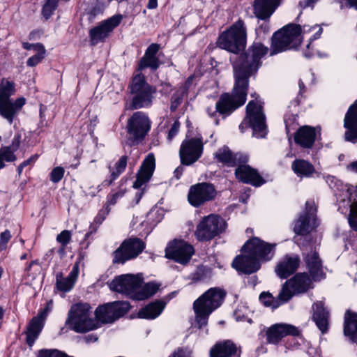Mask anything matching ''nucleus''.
Masks as SVG:
<instances>
[{
	"label": "nucleus",
	"instance_id": "f257e3e1",
	"mask_svg": "<svg viewBox=\"0 0 357 357\" xmlns=\"http://www.w3.org/2000/svg\"><path fill=\"white\" fill-rule=\"evenodd\" d=\"M246 29L241 20H238L219 36L217 44L221 49L232 52L230 57L234 68L235 84L231 94L223 93L215 104V110L210 116L218 112L222 115H229L235 109L244 105L246 101L249 77L256 73L261 65V59L268 53V48L261 43H254L243 54L246 45Z\"/></svg>",
	"mask_w": 357,
	"mask_h": 357
},
{
	"label": "nucleus",
	"instance_id": "f03ea898",
	"mask_svg": "<svg viewBox=\"0 0 357 357\" xmlns=\"http://www.w3.org/2000/svg\"><path fill=\"white\" fill-rule=\"evenodd\" d=\"M314 34L310 38V43L307 45V48H310L312 40L319 38L323 31V29L319 25L309 26L304 25L302 28L298 24H289L280 30L275 32L272 37L271 54H275L289 49L297 47L302 40L301 35L307 32L315 31Z\"/></svg>",
	"mask_w": 357,
	"mask_h": 357
},
{
	"label": "nucleus",
	"instance_id": "7ed1b4c3",
	"mask_svg": "<svg viewBox=\"0 0 357 357\" xmlns=\"http://www.w3.org/2000/svg\"><path fill=\"white\" fill-rule=\"evenodd\" d=\"M225 295L220 288H211L194 302L195 320L199 328L207 324L209 315L221 305Z\"/></svg>",
	"mask_w": 357,
	"mask_h": 357
},
{
	"label": "nucleus",
	"instance_id": "20e7f679",
	"mask_svg": "<svg viewBox=\"0 0 357 357\" xmlns=\"http://www.w3.org/2000/svg\"><path fill=\"white\" fill-rule=\"evenodd\" d=\"M128 88L132 99L130 105L126 104V109H137L149 107L152 105L156 89L146 82L143 74L138 73L135 75Z\"/></svg>",
	"mask_w": 357,
	"mask_h": 357
},
{
	"label": "nucleus",
	"instance_id": "39448f33",
	"mask_svg": "<svg viewBox=\"0 0 357 357\" xmlns=\"http://www.w3.org/2000/svg\"><path fill=\"white\" fill-rule=\"evenodd\" d=\"M248 127L252 128L253 135L257 138H264L267 134L263 102L258 98L248 102L246 106V116L239 125L241 132Z\"/></svg>",
	"mask_w": 357,
	"mask_h": 357
},
{
	"label": "nucleus",
	"instance_id": "423d86ee",
	"mask_svg": "<svg viewBox=\"0 0 357 357\" xmlns=\"http://www.w3.org/2000/svg\"><path fill=\"white\" fill-rule=\"evenodd\" d=\"M91 306L86 303H77L71 306L66 324L77 333H86L99 327L98 322L90 317Z\"/></svg>",
	"mask_w": 357,
	"mask_h": 357
},
{
	"label": "nucleus",
	"instance_id": "0eeeda50",
	"mask_svg": "<svg viewBox=\"0 0 357 357\" xmlns=\"http://www.w3.org/2000/svg\"><path fill=\"white\" fill-rule=\"evenodd\" d=\"M225 221L213 214L204 217L197 226L195 236L199 241H210L225 231Z\"/></svg>",
	"mask_w": 357,
	"mask_h": 357
},
{
	"label": "nucleus",
	"instance_id": "6e6552de",
	"mask_svg": "<svg viewBox=\"0 0 357 357\" xmlns=\"http://www.w3.org/2000/svg\"><path fill=\"white\" fill-rule=\"evenodd\" d=\"M127 128L131 144H138L149 132L151 121L144 113L136 112L128 119Z\"/></svg>",
	"mask_w": 357,
	"mask_h": 357
},
{
	"label": "nucleus",
	"instance_id": "1a4fd4ad",
	"mask_svg": "<svg viewBox=\"0 0 357 357\" xmlns=\"http://www.w3.org/2000/svg\"><path fill=\"white\" fill-rule=\"evenodd\" d=\"M142 284V278L131 274L116 277L109 284L111 290L130 296L134 298Z\"/></svg>",
	"mask_w": 357,
	"mask_h": 357
},
{
	"label": "nucleus",
	"instance_id": "9d476101",
	"mask_svg": "<svg viewBox=\"0 0 357 357\" xmlns=\"http://www.w3.org/2000/svg\"><path fill=\"white\" fill-rule=\"evenodd\" d=\"M275 247V243H268L257 237H253L245 243L242 249L244 252L256 257L258 261H267L273 257Z\"/></svg>",
	"mask_w": 357,
	"mask_h": 357
},
{
	"label": "nucleus",
	"instance_id": "9b49d317",
	"mask_svg": "<svg viewBox=\"0 0 357 357\" xmlns=\"http://www.w3.org/2000/svg\"><path fill=\"white\" fill-rule=\"evenodd\" d=\"M145 248L144 243L138 238L125 240L114 252L113 261L123 264L125 261L137 257Z\"/></svg>",
	"mask_w": 357,
	"mask_h": 357
},
{
	"label": "nucleus",
	"instance_id": "f8f14e48",
	"mask_svg": "<svg viewBox=\"0 0 357 357\" xmlns=\"http://www.w3.org/2000/svg\"><path fill=\"white\" fill-rule=\"evenodd\" d=\"M204 144L199 138H191L183 141L179 156L181 164L190 165L197 161L203 153Z\"/></svg>",
	"mask_w": 357,
	"mask_h": 357
},
{
	"label": "nucleus",
	"instance_id": "ddd939ff",
	"mask_svg": "<svg viewBox=\"0 0 357 357\" xmlns=\"http://www.w3.org/2000/svg\"><path fill=\"white\" fill-rule=\"evenodd\" d=\"M216 194L217 192L213 185L208 183H200L190 187L188 199L192 206L199 207L213 199Z\"/></svg>",
	"mask_w": 357,
	"mask_h": 357
},
{
	"label": "nucleus",
	"instance_id": "4468645a",
	"mask_svg": "<svg viewBox=\"0 0 357 357\" xmlns=\"http://www.w3.org/2000/svg\"><path fill=\"white\" fill-rule=\"evenodd\" d=\"M316 212L314 203L307 201L305 211L299 216L294 227V231L296 234L307 235L317 227Z\"/></svg>",
	"mask_w": 357,
	"mask_h": 357
},
{
	"label": "nucleus",
	"instance_id": "2eb2a0df",
	"mask_svg": "<svg viewBox=\"0 0 357 357\" xmlns=\"http://www.w3.org/2000/svg\"><path fill=\"white\" fill-rule=\"evenodd\" d=\"M13 84L8 81H2L0 84V114L10 124L13 123V118L17 113L15 105L10 99L13 93Z\"/></svg>",
	"mask_w": 357,
	"mask_h": 357
},
{
	"label": "nucleus",
	"instance_id": "dca6fc26",
	"mask_svg": "<svg viewBox=\"0 0 357 357\" xmlns=\"http://www.w3.org/2000/svg\"><path fill=\"white\" fill-rule=\"evenodd\" d=\"M280 0H255L254 13L256 17L264 22L259 26L257 31L266 33L269 31V24L266 20L271 16L279 6Z\"/></svg>",
	"mask_w": 357,
	"mask_h": 357
},
{
	"label": "nucleus",
	"instance_id": "f3484780",
	"mask_svg": "<svg viewBox=\"0 0 357 357\" xmlns=\"http://www.w3.org/2000/svg\"><path fill=\"white\" fill-rule=\"evenodd\" d=\"M194 254L193 247L183 241H174L165 249V256L180 264H187Z\"/></svg>",
	"mask_w": 357,
	"mask_h": 357
},
{
	"label": "nucleus",
	"instance_id": "a211bd4d",
	"mask_svg": "<svg viewBox=\"0 0 357 357\" xmlns=\"http://www.w3.org/2000/svg\"><path fill=\"white\" fill-rule=\"evenodd\" d=\"M121 15H115L102 21L89 31L91 43L93 45L103 41L122 20Z\"/></svg>",
	"mask_w": 357,
	"mask_h": 357
},
{
	"label": "nucleus",
	"instance_id": "6ab92c4d",
	"mask_svg": "<svg viewBox=\"0 0 357 357\" xmlns=\"http://www.w3.org/2000/svg\"><path fill=\"white\" fill-rule=\"evenodd\" d=\"M299 330L293 325L287 324H275L266 331V340L269 344H278L287 335L298 336Z\"/></svg>",
	"mask_w": 357,
	"mask_h": 357
},
{
	"label": "nucleus",
	"instance_id": "aec40b11",
	"mask_svg": "<svg viewBox=\"0 0 357 357\" xmlns=\"http://www.w3.org/2000/svg\"><path fill=\"white\" fill-rule=\"evenodd\" d=\"M52 301H49L47 303L45 308L40 313V314L31 319L26 331V343L30 347L33 344L35 340L42 331L44 325V321L49 312L52 310Z\"/></svg>",
	"mask_w": 357,
	"mask_h": 357
},
{
	"label": "nucleus",
	"instance_id": "412c9836",
	"mask_svg": "<svg viewBox=\"0 0 357 357\" xmlns=\"http://www.w3.org/2000/svg\"><path fill=\"white\" fill-rule=\"evenodd\" d=\"M344 139L351 143L357 142V101L351 105L344 116Z\"/></svg>",
	"mask_w": 357,
	"mask_h": 357
},
{
	"label": "nucleus",
	"instance_id": "4be33fe9",
	"mask_svg": "<svg viewBox=\"0 0 357 357\" xmlns=\"http://www.w3.org/2000/svg\"><path fill=\"white\" fill-rule=\"evenodd\" d=\"M155 167V159L153 153H151L144 160L137 174L136 181L133 183L134 188H140L147 183L153 176Z\"/></svg>",
	"mask_w": 357,
	"mask_h": 357
},
{
	"label": "nucleus",
	"instance_id": "5701e85b",
	"mask_svg": "<svg viewBox=\"0 0 357 357\" xmlns=\"http://www.w3.org/2000/svg\"><path fill=\"white\" fill-rule=\"evenodd\" d=\"M238 165V167L236 169L235 174L239 181L257 187L264 183L265 181L256 169L244 165V163Z\"/></svg>",
	"mask_w": 357,
	"mask_h": 357
},
{
	"label": "nucleus",
	"instance_id": "b1692460",
	"mask_svg": "<svg viewBox=\"0 0 357 357\" xmlns=\"http://www.w3.org/2000/svg\"><path fill=\"white\" fill-rule=\"evenodd\" d=\"M232 266L243 273L251 274L259 269L260 262L252 255L245 252V255L237 256L234 259Z\"/></svg>",
	"mask_w": 357,
	"mask_h": 357
},
{
	"label": "nucleus",
	"instance_id": "393cba45",
	"mask_svg": "<svg viewBox=\"0 0 357 357\" xmlns=\"http://www.w3.org/2000/svg\"><path fill=\"white\" fill-rule=\"evenodd\" d=\"M311 281L306 273H298L293 278L285 282L282 289H285L290 294V298L296 293L305 292Z\"/></svg>",
	"mask_w": 357,
	"mask_h": 357
},
{
	"label": "nucleus",
	"instance_id": "a878e982",
	"mask_svg": "<svg viewBox=\"0 0 357 357\" xmlns=\"http://www.w3.org/2000/svg\"><path fill=\"white\" fill-rule=\"evenodd\" d=\"M241 350L231 340L216 343L210 350L211 357H239Z\"/></svg>",
	"mask_w": 357,
	"mask_h": 357
},
{
	"label": "nucleus",
	"instance_id": "bb28decb",
	"mask_svg": "<svg viewBox=\"0 0 357 357\" xmlns=\"http://www.w3.org/2000/svg\"><path fill=\"white\" fill-rule=\"evenodd\" d=\"M312 308V319L321 333L324 334L328 330L330 318L329 311L324 307V305L322 301H317L314 303Z\"/></svg>",
	"mask_w": 357,
	"mask_h": 357
},
{
	"label": "nucleus",
	"instance_id": "cd10ccee",
	"mask_svg": "<svg viewBox=\"0 0 357 357\" xmlns=\"http://www.w3.org/2000/svg\"><path fill=\"white\" fill-rule=\"evenodd\" d=\"M301 260L298 256L286 255L275 267V272L278 277L287 278L297 270Z\"/></svg>",
	"mask_w": 357,
	"mask_h": 357
},
{
	"label": "nucleus",
	"instance_id": "c85d7f7f",
	"mask_svg": "<svg viewBox=\"0 0 357 357\" xmlns=\"http://www.w3.org/2000/svg\"><path fill=\"white\" fill-rule=\"evenodd\" d=\"M215 158L218 162L228 166H235L238 164L245 163L248 161L247 155L240 153H233L226 146L219 149L215 152Z\"/></svg>",
	"mask_w": 357,
	"mask_h": 357
},
{
	"label": "nucleus",
	"instance_id": "c756f323",
	"mask_svg": "<svg viewBox=\"0 0 357 357\" xmlns=\"http://www.w3.org/2000/svg\"><path fill=\"white\" fill-rule=\"evenodd\" d=\"M159 48V45L156 43H152L148 47L144 55L139 61L138 70H142L150 68L152 70H155L159 67L160 61L156 56Z\"/></svg>",
	"mask_w": 357,
	"mask_h": 357
},
{
	"label": "nucleus",
	"instance_id": "7c9ffc66",
	"mask_svg": "<svg viewBox=\"0 0 357 357\" xmlns=\"http://www.w3.org/2000/svg\"><path fill=\"white\" fill-rule=\"evenodd\" d=\"M304 261L313 280H319L324 278L321 260L317 252L310 251L304 257Z\"/></svg>",
	"mask_w": 357,
	"mask_h": 357
},
{
	"label": "nucleus",
	"instance_id": "2f4dec72",
	"mask_svg": "<svg viewBox=\"0 0 357 357\" xmlns=\"http://www.w3.org/2000/svg\"><path fill=\"white\" fill-rule=\"evenodd\" d=\"M290 300V294L285 289H281L277 297H273L269 292H262L259 295V301L266 307L276 309Z\"/></svg>",
	"mask_w": 357,
	"mask_h": 357
},
{
	"label": "nucleus",
	"instance_id": "473e14b6",
	"mask_svg": "<svg viewBox=\"0 0 357 357\" xmlns=\"http://www.w3.org/2000/svg\"><path fill=\"white\" fill-rule=\"evenodd\" d=\"M316 130L314 128L305 126L300 128L296 132L295 142L305 149H310L314 144Z\"/></svg>",
	"mask_w": 357,
	"mask_h": 357
},
{
	"label": "nucleus",
	"instance_id": "72a5a7b5",
	"mask_svg": "<svg viewBox=\"0 0 357 357\" xmlns=\"http://www.w3.org/2000/svg\"><path fill=\"white\" fill-rule=\"evenodd\" d=\"M79 274V265L76 263L68 276L64 278L62 273L56 275V286L58 290L68 292L72 289Z\"/></svg>",
	"mask_w": 357,
	"mask_h": 357
},
{
	"label": "nucleus",
	"instance_id": "f704fd0d",
	"mask_svg": "<svg viewBox=\"0 0 357 357\" xmlns=\"http://www.w3.org/2000/svg\"><path fill=\"white\" fill-rule=\"evenodd\" d=\"M165 305L166 303L162 301L152 302L139 311L138 317L142 319H154L162 313Z\"/></svg>",
	"mask_w": 357,
	"mask_h": 357
},
{
	"label": "nucleus",
	"instance_id": "c9c22d12",
	"mask_svg": "<svg viewBox=\"0 0 357 357\" xmlns=\"http://www.w3.org/2000/svg\"><path fill=\"white\" fill-rule=\"evenodd\" d=\"M344 333L357 343V313L347 310L344 315Z\"/></svg>",
	"mask_w": 357,
	"mask_h": 357
},
{
	"label": "nucleus",
	"instance_id": "e433bc0d",
	"mask_svg": "<svg viewBox=\"0 0 357 357\" xmlns=\"http://www.w3.org/2000/svg\"><path fill=\"white\" fill-rule=\"evenodd\" d=\"M346 195L349 199L350 206V215L349 217V223L351 227L357 231V203L355 202L356 198L353 197V193L356 191V187L355 186H345Z\"/></svg>",
	"mask_w": 357,
	"mask_h": 357
},
{
	"label": "nucleus",
	"instance_id": "4c0bfd02",
	"mask_svg": "<svg viewBox=\"0 0 357 357\" xmlns=\"http://www.w3.org/2000/svg\"><path fill=\"white\" fill-rule=\"evenodd\" d=\"M19 146L20 139L19 137H14L11 145L0 149V169L5 166L4 161L12 162L16 160L13 153L18 149Z\"/></svg>",
	"mask_w": 357,
	"mask_h": 357
},
{
	"label": "nucleus",
	"instance_id": "58836bf2",
	"mask_svg": "<svg viewBox=\"0 0 357 357\" xmlns=\"http://www.w3.org/2000/svg\"><path fill=\"white\" fill-rule=\"evenodd\" d=\"M292 170L301 177H310L315 172L314 166L307 160L296 159L291 164Z\"/></svg>",
	"mask_w": 357,
	"mask_h": 357
},
{
	"label": "nucleus",
	"instance_id": "ea45409f",
	"mask_svg": "<svg viewBox=\"0 0 357 357\" xmlns=\"http://www.w3.org/2000/svg\"><path fill=\"white\" fill-rule=\"evenodd\" d=\"M95 314L96 319L102 323H112L116 320L112 303L99 306Z\"/></svg>",
	"mask_w": 357,
	"mask_h": 357
},
{
	"label": "nucleus",
	"instance_id": "a19ab883",
	"mask_svg": "<svg viewBox=\"0 0 357 357\" xmlns=\"http://www.w3.org/2000/svg\"><path fill=\"white\" fill-rule=\"evenodd\" d=\"M160 286V284L155 282L145 284L142 289H139L138 293L135 294L134 299L142 301L153 296L158 291Z\"/></svg>",
	"mask_w": 357,
	"mask_h": 357
},
{
	"label": "nucleus",
	"instance_id": "79ce46f5",
	"mask_svg": "<svg viewBox=\"0 0 357 357\" xmlns=\"http://www.w3.org/2000/svg\"><path fill=\"white\" fill-rule=\"evenodd\" d=\"M112 307H113L116 319L123 316L130 309V305L127 301L112 302Z\"/></svg>",
	"mask_w": 357,
	"mask_h": 357
},
{
	"label": "nucleus",
	"instance_id": "37998d69",
	"mask_svg": "<svg viewBox=\"0 0 357 357\" xmlns=\"http://www.w3.org/2000/svg\"><path fill=\"white\" fill-rule=\"evenodd\" d=\"M185 94H186V87H179L173 94L170 104V109L172 112L176 111L178 107L181 104Z\"/></svg>",
	"mask_w": 357,
	"mask_h": 357
},
{
	"label": "nucleus",
	"instance_id": "c03bdc74",
	"mask_svg": "<svg viewBox=\"0 0 357 357\" xmlns=\"http://www.w3.org/2000/svg\"><path fill=\"white\" fill-rule=\"evenodd\" d=\"M35 52H36V54L31 56L30 58H29L26 61V64L28 66L33 67V66H36L45 57V47L38 49V50H36Z\"/></svg>",
	"mask_w": 357,
	"mask_h": 357
},
{
	"label": "nucleus",
	"instance_id": "a18cd8bd",
	"mask_svg": "<svg viewBox=\"0 0 357 357\" xmlns=\"http://www.w3.org/2000/svg\"><path fill=\"white\" fill-rule=\"evenodd\" d=\"M126 192V188L123 186V183L121 181L118 191L108 196L107 204L109 205H114L117 200L125 195Z\"/></svg>",
	"mask_w": 357,
	"mask_h": 357
},
{
	"label": "nucleus",
	"instance_id": "49530a36",
	"mask_svg": "<svg viewBox=\"0 0 357 357\" xmlns=\"http://www.w3.org/2000/svg\"><path fill=\"white\" fill-rule=\"evenodd\" d=\"M58 0H47L43 8V15L45 19H48L57 7Z\"/></svg>",
	"mask_w": 357,
	"mask_h": 357
},
{
	"label": "nucleus",
	"instance_id": "de8ad7c7",
	"mask_svg": "<svg viewBox=\"0 0 357 357\" xmlns=\"http://www.w3.org/2000/svg\"><path fill=\"white\" fill-rule=\"evenodd\" d=\"M127 161L128 157L126 155L121 156L116 162L114 169L111 172L117 176H119L124 172L127 165Z\"/></svg>",
	"mask_w": 357,
	"mask_h": 357
},
{
	"label": "nucleus",
	"instance_id": "09e8293b",
	"mask_svg": "<svg viewBox=\"0 0 357 357\" xmlns=\"http://www.w3.org/2000/svg\"><path fill=\"white\" fill-rule=\"evenodd\" d=\"M65 169L62 167H54L50 174V181L54 183H59L63 177Z\"/></svg>",
	"mask_w": 357,
	"mask_h": 357
},
{
	"label": "nucleus",
	"instance_id": "8fccbe9b",
	"mask_svg": "<svg viewBox=\"0 0 357 357\" xmlns=\"http://www.w3.org/2000/svg\"><path fill=\"white\" fill-rule=\"evenodd\" d=\"M71 239V232L68 230H63L56 236V241L61 244L63 249L69 243Z\"/></svg>",
	"mask_w": 357,
	"mask_h": 357
},
{
	"label": "nucleus",
	"instance_id": "3c124183",
	"mask_svg": "<svg viewBox=\"0 0 357 357\" xmlns=\"http://www.w3.org/2000/svg\"><path fill=\"white\" fill-rule=\"evenodd\" d=\"M11 235L8 230H6L2 232L0 236V251L4 250L6 246V243L10 239Z\"/></svg>",
	"mask_w": 357,
	"mask_h": 357
},
{
	"label": "nucleus",
	"instance_id": "603ef678",
	"mask_svg": "<svg viewBox=\"0 0 357 357\" xmlns=\"http://www.w3.org/2000/svg\"><path fill=\"white\" fill-rule=\"evenodd\" d=\"M180 123L176 120L169 131L167 139L171 141L178 132L180 128Z\"/></svg>",
	"mask_w": 357,
	"mask_h": 357
},
{
	"label": "nucleus",
	"instance_id": "864d4df0",
	"mask_svg": "<svg viewBox=\"0 0 357 357\" xmlns=\"http://www.w3.org/2000/svg\"><path fill=\"white\" fill-rule=\"evenodd\" d=\"M109 213L108 209H102L100 210L97 215L94 218V222L97 225H100L105 219L106 216Z\"/></svg>",
	"mask_w": 357,
	"mask_h": 357
},
{
	"label": "nucleus",
	"instance_id": "5fc2aeb1",
	"mask_svg": "<svg viewBox=\"0 0 357 357\" xmlns=\"http://www.w3.org/2000/svg\"><path fill=\"white\" fill-rule=\"evenodd\" d=\"M22 47L24 49L27 50H33V51H36V50H38V49H40L44 46L40 43L31 44V43H29L27 42H24L22 43Z\"/></svg>",
	"mask_w": 357,
	"mask_h": 357
},
{
	"label": "nucleus",
	"instance_id": "6e6d98bb",
	"mask_svg": "<svg viewBox=\"0 0 357 357\" xmlns=\"http://www.w3.org/2000/svg\"><path fill=\"white\" fill-rule=\"evenodd\" d=\"M191 351L188 350L178 349L169 357H190Z\"/></svg>",
	"mask_w": 357,
	"mask_h": 357
},
{
	"label": "nucleus",
	"instance_id": "4d7b16f0",
	"mask_svg": "<svg viewBox=\"0 0 357 357\" xmlns=\"http://www.w3.org/2000/svg\"><path fill=\"white\" fill-rule=\"evenodd\" d=\"M102 190L101 185H98L97 187H90L86 194L91 197H94L96 194Z\"/></svg>",
	"mask_w": 357,
	"mask_h": 357
},
{
	"label": "nucleus",
	"instance_id": "13d9d810",
	"mask_svg": "<svg viewBox=\"0 0 357 357\" xmlns=\"http://www.w3.org/2000/svg\"><path fill=\"white\" fill-rule=\"evenodd\" d=\"M119 176L115 175L114 173L111 172L110 178L109 179H105L102 181V183L100 185L102 186H109L110 185L114 180H116Z\"/></svg>",
	"mask_w": 357,
	"mask_h": 357
},
{
	"label": "nucleus",
	"instance_id": "bf43d9fd",
	"mask_svg": "<svg viewBox=\"0 0 357 357\" xmlns=\"http://www.w3.org/2000/svg\"><path fill=\"white\" fill-rule=\"evenodd\" d=\"M336 3L340 4V7L341 9L344 8L350 7L351 8L352 2L351 0H334Z\"/></svg>",
	"mask_w": 357,
	"mask_h": 357
},
{
	"label": "nucleus",
	"instance_id": "052dcab7",
	"mask_svg": "<svg viewBox=\"0 0 357 357\" xmlns=\"http://www.w3.org/2000/svg\"><path fill=\"white\" fill-rule=\"evenodd\" d=\"M319 0H304L300 2V4L303 8L307 7H314V3H316Z\"/></svg>",
	"mask_w": 357,
	"mask_h": 357
},
{
	"label": "nucleus",
	"instance_id": "680f3d73",
	"mask_svg": "<svg viewBox=\"0 0 357 357\" xmlns=\"http://www.w3.org/2000/svg\"><path fill=\"white\" fill-rule=\"evenodd\" d=\"M25 103V100L24 98H18L17 99L13 105H15V109L17 112Z\"/></svg>",
	"mask_w": 357,
	"mask_h": 357
},
{
	"label": "nucleus",
	"instance_id": "e2e57ef3",
	"mask_svg": "<svg viewBox=\"0 0 357 357\" xmlns=\"http://www.w3.org/2000/svg\"><path fill=\"white\" fill-rule=\"evenodd\" d=\"M161 92L165 94H168L172 91V86L168 83H162Z\"/></svg>",
	"mask_w": 357,
	"mask_h": 357
},
{
	"label": "nucleus",
	"instance_id": "0e129e2a",
	"mask_svg": "<svg viewBox=\"0 0 357 357\" xmlns=\"http://www.w3.org/2000/svg\"><path fill=\"white\" fill-rule=\"evenodd\" d=\"M184 171V167L182 165L178 166L174 172V176L176 179H179Z\"/></svg>",
	"mask_w": 357,
	"mask_h": 357
},
{
	"label": "nucleus",
	"instance_id": "69168bd1",
	"mask_svg": "<svg viewBox=\"0 0 357 357\" xmlns=\"http://www.w3.org/2000/svg\"><path fill=\"white\" fill-rule=\"evenodd\" d=\"M158 6V0H149L147 8L149 9H154Z\"/></svg>",
	"mask_w": 357,
	"mask_h": 357
},
{
	"label": "nucleus",
	"instance_id": "338daca9",
	"mask_svg": "<svg viewBox=\"0 0 357 357\" xmlns=\"http://www.w3.org/2000/svg\"><path fill=\"white\" fill-rule=\"evenodd\" d=\"M192 81H193V77L192 76H190L188 78V79L185 81V84L182 86H181L180 87H186V92L188 91L189 87L190 86V85L192 84Z\"/></svg>",
	"mask_w": 357,
	"mask_h": 357
},
{
	"label": "nucleus",
	"instance_id": "774afa93",
	"mask_svg": "<svg viewBox=\"0 0 357 357\" xmlns=\"http://www.w3.org/2000/svg\"><path fill=\"white\" fill-rule=\"evenodd\" d=\"M37 155L32 156L29 159L24 160L22 163H21V165L24 167L29 165L31 162H34L37 159Z\"/></svg>",
	"mask_w": 357,
	"mask_h": 357
}]
</instances>
